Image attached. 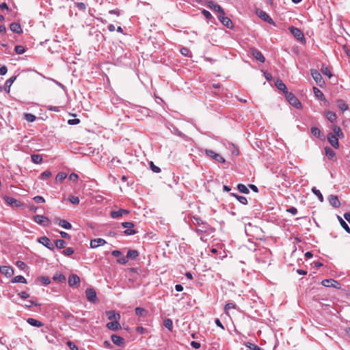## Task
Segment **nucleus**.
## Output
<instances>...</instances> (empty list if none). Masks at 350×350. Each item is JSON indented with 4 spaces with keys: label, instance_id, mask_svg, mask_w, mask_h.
<instances>
[{
    "label": "nucleus",
    "instance_id": "f257e3e1",
    "mask_svg": "<svg viewBox=\"0 0 350 350\" xmlns=\"http://www.w3.org/2000/svg\"><path fill=\"white\" fill-rule=\"evenodd\" d=\"M191 221L195 226H197L196 228H191L192 230L196 232L198 235H202L204 234L208 233L209 231H214L213 228H212L207 222L203 221L198 216H192Z\"/></svg>",
    "mask_w": 350,
    "mask_h": 350
},
{
    "label": "nucleus",
    "instance_id": "f03ea898",
    "mask_svg": "<svg viewBox=\"0 0 350 350\" xmlns=\"http://www.w3.org/2000/svg\"><path fill=\"white\" fill-rule=\"evenodd\" d=\"M280 90V94L284 96L286 100L292 106L296 109H301L302 105L299 100L291 92H288V89H279Z\"/></svg>",
    "mask_w": 350,
    "mask_h": 350
},
{
    "label": "nucleus",
    "instance_id": "7ed1b4c3",
    "mask_svg": "<svg viewBox=\"0 0 350 350\" xmlns=\"http://www.w3.org/2000/svg\"><path fill=\"white\" fill-rule=\"evenodd\" d=\"M205 154L207 157L211 158L215 161L219 163H224L226 162L225 159L221 156L219 154L215 152L212 150H205Z\"/></svg>",
    "mask_w": 350,
    "mask_h": 350
},
{
    "label": "nucleus",
    "instance_id": "20e7f679",
    "mask_svg": "<svg viewBox=\"0 0 350 350\" xmlns=\"http://www.w3.org/2000/svg\"><path fill=\"white\" fill-rule=\"evenodd\" d=\"M122 226L127 228L124 231V234L126 235H133L137 233V231L131 229L134 227V223L131 221H124L121 224Z\"/></svg>",
    "mask_w": 350,
    "mask_h": 350
},
{
    "label": "nucleus",
    "instance_id": "39448f33",
    "mask_svg": "<svg viewBox=\"0 0 350 350\" xmlns=\"http://www.w3.org/2000/svg\"><path fill=\"white\" fill-rule=\"evenodd\" d=\"M33 220L39 225L44 227L48 226L50 224V220L49 219L48 217L40 215H34Z\"/></svg>",
    "mask_w": 350,
    "mask_h": 350
},
{
    "label": "nucleus",
    "instance_id": "423d86ee",
    "mask_svg": "<svg viewBox=\"0 0 350 350\" xmlns=\"http://www.w3.org/2000/svg\"><path fill=\"white\" fill-rule=\"evenodd\" d=\"M38 241L50 250L53 251L55 250L54 244L51 243V240L46 237H40Z\"/></svg>",
    "mask_w": 350,
    "mask_h": 350
},
{
    "label": "nucleus",
    "instance_id": "0eeeda50",
    "mask_svg": "<svg viewBox=\"0 0 350 350\" xmlns=\"http://www.w3.org/2000/svg\"><path fill=\"white\" fill-rule=\"evenodd\" d=\"M321 284L325 287H333L335 288H340V284L338 282L334 279H325L322 280Z\"/></svg>",
    "mask_w": 350,
    "mask_h": 350
},
{
    "label": "nucleus",
    "instance_id": "6e6552de",
    "mask_svg": "<svg viewBox=\"0 0 350 350\" xmlns=\"http://www.w3.org/2000/svg\"><path fill=\"white\" fill-rule=\"evenodd\" d=\"M289 30H290L291 33L294 36V37L297 40H299V41H304L305 40L304 35L299 29L294 27H291L289 28Z\"/></svg>",
    "mask_w": 350,
    "mask_h": 350
},
{
    "label": "nucleus",
    "instance_id": "1a4fd4ad",
    "mask_svg": "<svg viewBox=\"0 0 350 350\" xmlns=\"http://www.w3.org/2000/svg\"><path fill=\"white\" fill-rule=\"evenodd\" d=\"M3 198L5 200V202L8 204L10 205L12 207H20L22 206V203L21 202V201L12 197L5 196L3 197Z\"/></svg>",
    "mask_w": 350,
    "mask_h": 350
},
{
    "label": "nucleus",
    "instance_id": "9d476101",
    "mask_svg": "<svg viewBox=\"0 0 350 350\" xmlns=\"http://www.w3.org/2000/svg\"><path fill=\"white\" fill-rule=\"evenodd\" d=\"M68 282L70 287H78L80 283V278L76 274H71L68 278Z\"/></svg>",
    "mask_w": 350,
    "mask_h": 350
},
{
    "label": "nucleus",
    "instance_id": "9b49d317",
    "mask_svg": "<svg viewBox=\"0 0 350 350\" xmlns=\"http://www.w3.org/2000/svg\"><path fill=\"white\" fill-rule=\"evenodd\" d=\"M218 18L219 19V21L221 22V23L224 25H225L226 27H227L228 28H230V29L232 28L233 25H232V21L229 18L225 16L224 12V14H220L218 16Z\"/></svg>",
    "mask_w": 350,
    "mask_h": 350
},
{
    "label": "nucleus",
    "instance_id": "f8f14e48",
    "mask_svg": "<svg viewBox=\"0 0 350 350\" xmlns=\"http://www.w3.org/2000/svg\"><path fill=\"white\" fill-rule=\"evenodd\" d=\"M111 339L113 343L117 345L118 347H124L125 345V340L122 337L118 336L116 334H113L111 336Z\"/></svg>",
    "mask_w": 350,
    "mask_h": 350
},
{
    "label": "nucleus",
    "instance_id": "ddd939ff",
    "mask_svg": "<svg viewBox=\"0 0 350 350\" xmlns=\"http://www.w3.org/2000/svg\"><path fill=\"white\" fill-rule=\"evenodd\" d=\"M85 295L87 299L90 302H95L97 299L96 293L93 288H87Z\"/></svg>",
    "mask_w": 350,
    "mask_h": 350
},
{
    "label": "nucleus",
    "instance_id": "4468645a",
    "mask_svg": "<svg viewBox=\"0 0 350 350\" xmlns=\"http://www.w3.org/2000/svg\"><path fill=\"white\" fill-rule=\"evenodd\" d=\"M311 75L313 79L316 81L317 84L320 87L323 86V81H322V76L317 70H311Z\"/></svg>",
    "mask_w": 350,
    "mask_h": 350
},
{
    "label": "nucleus",
    "instance_id": "2eb2a0df",
    "mask_svg": "<svg viewBox=\"0 0 350 350\" xmlns=\"http://www.w3.org/2000/svg\"><path fill=\"white\" fill-rule=\"evenodd\" d=\"M0 272L5 275L7 278H10L14 275V269L10 266L0 267Z\"/></svg>",
    "mask_w": 350,
    "mask_h": 350
},
{
    "label": "nucleus",
    "instance_id": "dca6fc26",
    "mask_svg": "<svg viewBox=\"0 0 350 350\" xmlns=\"http://www.w3.org/2000/svg\"><path fill=\"white\" fill-rule=\"evenodd\" d=\"M257 14L258 16L262 18L263 21L267 22L268 23L271 25H275L274 21L272 20V18L264 11L260 10L257 12Z\"/></svg>",
    "mask_w": 350,
    "mask_h": 350
},
{
    "label": "nucleus",
    "instance_id": "f3484780",
    "mask_svg": "<svg viewBox=\"0 0 350 350\" xmlns=\"http://www.w3.org/2000/svg\"><path fill=\"white\" fill-rule=\"evenodd\" d=\"M207 5L208 7L211 9L213 12H218L219 14H224V10L222 9V8L215 3V2L211 1H208V3H207Z\"/></svg>",
    "mask_w": 350,
    "mask_h": 350
},
{
    "label": "nucleus",
    "instance_id": "a211bd4d",
    "mask_svg": "<svg viewBox=\"0 0 350 350\" xmlns=\"http://www.w3.org/2000/svg\"><path fill=\"white\" fill-rule=\"evenodd\" d=\"M327 140L334 148L337 149L339 148L338 139L336 135H334V134L329 133L327 135Z\"/></svg>",
    "mask_w": 350,
    "mask_h": 350
},
{
    "label": "nucleus",
    "instance_id": "6ab92c4d",
    "mask_svg": "<svg viewBox=\"0 0 350 350\" xmlns=\"http://www.w3.org/2000/svg\"><path fill=\"white\" fill-rule=\"evenodd\" d=\"M328 201L329 204L334 208H338L340 206V202L337 196L329 195L328 196Z\"/></svg>",
    "mask_w": 350,
    "mask_h": 350
},
{
    "label": "nucleus",
    "instance_id": "aec40b11",
    "mask_svg": "<svg viewBox=\"0 0 350 350\" xmlns=\"http://www.w3.org/2000/svg\"><path fill=\"white\" fill-rule=\"evenodd\" d=\"M107 242L105 239L101 238H97L91 240L90 241V247L92 248H96L98 246L104 245Z\"/></svg>",
    "mask_w": 350,
    "mask_h": 350
},
{
    "label": "nucleus",
    "instance_id": "412c9836",
    "mask_svg": "<svg viewBox=\"0 0 350 350\" xmlns=\"http://www.w3.org/2000/svg\"><path fill=\"white\" fill-rule=\"evenodd\" d=\"M251 53L252 54V55L257 59L258 60L259 62L263 63L265 62V58L264 57V55L262 54V53L256 49H251Z\"/></svg>",
    "mask_w": 350,
    "mask_h": 350
},
{
    "label": "nucleus",
    "instance_id": "4be33fe9",
    "mask_svg": "<svg viewBox=\"0 0 350 350\" xmlns=\"http://www.w3.org/2000/svg\"><path fill=\"white\" fill-rule=\"evenodd\" d=\"M106 326L111 331H116L121 329V325L118 321L109 322L107 323Z\"/></svg>",
    "mask_w": 350,
    "mask_h": 350
},
{
    "label": "nucleus",
    "instance_id": "5701e85b",
    "mask_svg": "<svg viewBox=\"0 0 350 350\" xmlns=\"http://www.w3.org/2000/svg\"><path fill=\"white\" fill-rule=\"evenodd\" d=\"M108 319L112 321H119L120 315L119 313L116 312L114 310H109L107 312Z\"/></svg>",
    "mask_w": 350,
    "mask_h": 350
},
{
    "label": "nucleus",
    "instance_id": "b1692460",
    "mask_svg": "<svg viewBox=\"0 0 350 350\" xmlns=\"http://www.w3.org/2000/svg\"><path fill=\"white\" fill-rule=\"evenodd\" d=\"M27 322L33 327H40L44 325L42 322L33 318H28Z\"/></svg>",
    "mask_w": 350,
    "mask_h": 350
},
{
    "label": "nucleus",
    "instance_id": "393cba45",
    "mask_svg": "<svg viewBox=\"0 0 350 350\" xmlns=\"http://www.w3.org/2000/svg\"><path fill=\"white\" fill-rule=\"evenodd\" d=\"M10 29L12 31L16 33H22V29L21 27V25L17 23H12L10 25Z\"/></svg>",
    "mask_w": 350,
    "mask_h": 350
},
{
    "label": "nucleus",
    "instance_id": "a878e982",
    "mask_svg": "<svg viewBox=\"0 0 350 350\" xmlns=\"http://www.w3.org/2000/svg\"><path fill=\"white\" fill-rule=\"evenodd\" d=\"M53 281L59 283H64L66 279L64 275L61 273H56L53 277Z\"/></svg>",
    "mask_w": 350,
    "mask_h": 350
},
{
    "label": "nucleus",
    "instance_id": "bb28decb",
    "mask_svg": "<svg viewBox=\"0 0 350 350\" xmlns=\"http://www.w3.org/2000/svg\"><path fill=\"white\" fill-rule=\"evenodd\" d=\"M336 103H337V107L342 111H347L349 109L348 105L346 104V103L343 100L338 99L336 100Z\"/></svg>",
    "mask_w": 350,
    "mask_h": 350
},
{
    "label": "nucleus",
    "instance_id": "cd10ccee",
    "mask_svg": "<svg viewBox=\"0 0 350 350\" xmlns=\"http://www.w3.org/2000/svg\"><path fill=\"white\" fill-rule=\"evenodd\" d=\"M325 152L326 157L329 159H334L336 157L335 152L330 147H325Z\"/></svg>",
    "mask_w": 350,
    "mask_h": 350
},
{
    "label": "nucleus",
    "instance_id": "c85d7f7f",
    "mask_svg": "<svg viewBox=\"0 0 350 350\" xmlns=\"http://www.w3.org/2000/svg\"><path fill=\"white\" fill-rule=\"evenodd\" d=\"M230 196L234 197L242 204L246 205L248 203L247 198L244 196H239L234 193H231Z\"/></svg>",
    "mask_w": 350,
    "mask_h": 350
},
{
    "label": "nucleus",
    "instance_id": "c756f323",
    "mask_svg": "<svg viewBox=\"0 0 350 350\" xmlns=\"http://www.w3.org/2000/svg\"><path fill=\"white\" fill-rule=\"evenodd\" d=\"M139 256V252L135 250H129L126 254L128 259L135 260Z\"/></svg>",
    "mask_w": 350,
    "mask_h": 350
},
{
    "label": "nucleus",
    "instance_id": "7c9ffc66",
    "mask_svg": "<svg viewBox=\"0 0 350 350\" xmlns=\"http://www.w3.org/2000/svg\"><path fill=\"white\" fill-rule=\"evenodd\" d=\"M57 221L58 225L65 229L69 230L72 228V225L66 220L58 219Z\"/></svg>",
    "mask_w": 350,
    "mask_h": 350
},
{
    "label": "nucleus",
    "instance_id": "2f4dec72",
    "mask_svg": "<svg viewBox=\"0 0 350 350\" xmlns=\"http://www.w3.org/2000/svg\"><path fill=\"white\" fill-rule=\"evenodd\" d=\"M311 133L316 137L319 138V139H322V137H323L321 130L317 128V127H312L311 128Z\"/></svg>",
    "mask_w": 350,
    "mask_h": 350
},
{
    "label": "nucleus",
    "instance_id": "473e14b6",
    "mask_svg": "<svg viewBox=\"0 0 350 350\" xmlns=\"http://www.w3.org/2000/svg\"><path fill=\"white\" fill-rule=\"evenodd\" d=\"M325 116L327 118V120L332 123L334 122L337 118L336 114L332 111H327L325 113Z\"/></svg>",
    "mask_w": 350,
    "mask_h": 350
},
{
    "label": "nucleus",
    "instance_id": "72a5a7b5",
    "mask_svg": "<svg viewBox=\"0 0 350 350\" xmlns=\"http://www.w3.org/2000/svg\"><path fill=\"white\" fill-rule=\"evenodd\" d=\"M338 219L341 225V226L343 228V229L349 234H350V228L347 225V224L342 219V218L340 216H337Z\"/></svg>",
    "mask_w": 350,
    "mask_h": 350
},
{
    "label": "nucleus",
    "instance_id": "f704fd0d",
    "mask_svg": "<svg viewBox=\"0 0 350 350\" xmlns=\"http://www.w3.org/2000/svg\"><path fill=\"white\" fill-rule=\"evenodd\" d=\"M12 282L27 284V280L23 275H16L12 279Z\"/></svg>",
    "mask_w": 350,
    "mask_h": 350
},
{
    "label": "nucleus",
    "instance_id": "c9c22d12",
    "mask_svg": "<svg viewBox=\"0 0 350 350\" xmlns=\"http://www.w3.org/2000/svg\"><path fill=\"white\" fill-rule=\"evenodd\" d=\"M31 159V161L36 164H40L42 162V157L40 154H32Z\"/></svg>",
    "mask_w": 350,
    "mask_h": 350
},
{
    "label": "nucleus",
    "instance_id": "e433bc0d",
    "mask_svg": "<svg viewBox=\"0 0 350 350\" xmlns=\"http://www.w3.org/2000/svg\"><path fill=\"white\" fill-rule=\"evenodd\" d=\"M332 129L334 133V135H336L337 138L344 137V134L339 126H334Z\"/></svg>",
    "mask_w": 350,
    "mask_h": 350
},
{
    "label": "nucleus",
    "instance_id": "4c0bfd02",
    "mask_svg": "<svg viewBox=\"0 0 350 350\" xmlns=\"http://www.w3.org/2000/svg\"><path fill=\"white\" fill-rule=\"evenodd\" d=\"M135 314L139 317H145L147 314V311L145 309L140 307H137L135 309Z\"/></svg>",
    "mask_w": 350,
    "mask_h": 350
},
{
    "label": "nucleus",
    "instance_id": "58836bf2",
    "mask_svg": "<svg viewBox=\"0 0 350 350\" xmlns=\"http://www.w3.org/2000/svg\"><path fill=\"white\" fill-rule=\"evenodd\" d=\"M312 191L315 196H317L318 199L319 200V201L321 202H323V200H324L323 196L319 189H317L316 187H313L312 189Z\"/></svg>",
    "mask_w": 350,
    "mask_h": 350
},
{
    "label": "nucleus",
    "instance_id": "ea45409f",
    "mask_svg": "<svg viewBox=\"0 0 350 350\" xmlns=\"http://www.w3.org/2000/svg\"><path fill=\"white\" fill-rule=\"evenodd\" d=\"M237 189H238L240 192H241V193H243L247 194V193H249V192H250V191H249L248 188H247L245 185H243V184H241V183L238 184V185H237Z\"/></svg>",
    "mask_w": 350,
    "mask_h": 350
},
{
    "label": "nucleus",
    "instance_id": "a19ab883",
    "mask_svg": "<svg viewBox=\"0 0 350 350\" xmlns=\"http://www.w3.org/2000/svg\"><path fill=\"white\" fill-rule=\"evenodd\" d=\"M55 247H57L58 249H63L66 246V241L63 239H57L55 241Z\"/></svg>",
    "mask_w": 350,
    "mask_h": 350
},
{
    "label": "nucleus",
    "instance_id": "79ce46f5",
    "mask_svg": "<svg viewBox=\"0 0 350 350\" xmlns=\"http://www.w3.org/2000/svg\"><path fill=\"white\" fill-rule=\"evenodd\" d=\"M164 326L169 329L170 331L172 330L173 328V322L170 319H166L163 322Z\"/></svg>",
    "mask_w": 350,
    "mask_h": 350
},
{
    "label": "nucleus",
    "instance_id": "37998d69",
    "mask_svg": "<svg viewBox=\"0 0 350 350\" xmlns=\"http://www.w3.org/2000/svg\"><path fill=\"white\" fill-rule=\"evenodd\" d=\"M315 96L321 100H325V98L320 89H313Z\"/></svg>",
    "mask_w": 350,
    "mask_h": 350
},
{
    "label": "nucleus",
    "instance_id": "c03bdc74",
    "mask_svg": "<svg viewBox=\"0 0 350 350\" xmlns=\"http://www.w3.org/2000/svg\"><path fill=\"white\" fill-rule=\"evenodd\" d=\"M110 216L113 219H119L120 217H121L122 215L120 211V208L118 211H111Z\"/></svg>",
    "mask_w": 350,
    "mask_h": 350
},
{
    "label": "nucleus",
    "instance_id": "a18cd8bd",
    "mask_svg": "<svg viewBox=\"0 0 350 350\" xmlns=\"http://www.w3.org/2000/svg\"><path fill=\"white\" fill-rule=\"evenodd\" d=\"M38 280L44 285H48L51 283L50 278L46 276H40L38 278Z\"/></svg>",
    "mask_w": 350,
    "mask_h": 350
},
{
    "label": "nucleus",
    "instance_id": "49530a36",
    "mask_svg": "<svg viewBox=\"0 0 350 350\" xmlns=\"http://www.w3.org/2000/svg\"><path fill=\"white\" fill-rule=\"evenodd\" d=\"M52 174L50 171L49 170H46L44 172H43L40 175V179H42V180H46L48 179L50 176H51Z\"/></svg>",
    "mask_w": 350,
    "mask_h": 350
},
{
    "label": "nucleus",
    "instance_id": "de8ad7c7",
    "mask_svg": "<svg viewBox=\"0 0 350 350\" xmlns=\"http://www.w3.org/2000/svg\"><path fill=\"white\" fill-rule=\"evenodd\" d=\"M67 176V174L65 173V172H59L56 177H55V179L57 181H59V182H62Z\"/></svg>",
    "mask_w": 350,
    "mask_h": 350
},
{
    "label": "nucleus",
    "instance_id": "09e8293b",
    "mask_svg": "<svg viewBox=\"0 0 350 350\" xmlns=\"http://www.w3.org/2000/svg\"><path fill=\"white\" fill-rule=\"evenodd\" d=\"M24 116H25V119L29 122H34L36 118V117L33 114H31V113H25Z\"/></svg>",
    "mask_w": 350,
    "mask_h": 350
},
{
    "label": "nucleus",
    "instance_id": "8fccbe9b",
    "mask_svg": "<svg viewBox=\"0 0 350 350\" xmlns=\"http://www.w3.org/2000/svg\"><path fill=\"white\" fill-rule=\"evenodd\" d=\"M236 308V304H234V303H228L225 305V307H224V310H225V313L226 314H228V311L230 310V309H234Z\"/></svg>",
    "mask_w": 350,
    "mask_h": 350
},
{
    "label": "nucleus",
    "instance_id": "3c124183",
    "mask_svg": "<svg viewBox=\"0 0 350 350\" xmlns=\"http://www.w3.org/2000/svg\"><path fill=\"white\" fill-rule=\"evenodd\" d=\"M180 53L183 55L185 56V57H191V51H189V49L186 48V47H183L181 49H180Z\"/></svg>",
    "mask_w": 350,
    "mask_h": 350
},
{
    "label": "nucleus",
    "instance_id": "603ef678",
    "mask_svg": "<svg viewBox=\"0 0 350 350\" xmlns=\"http://www.w3.org/2000/svg\"><path fill=\"white\" fill-rule=\"evenodd\" d=\"M321 71L323 73V75L327 76L328 78H331V77L332 76L331 70L327 67L323 66Z\"/></svg>",
    "mask_w": 350,
    "mask_h": 350
},
{
    "label": "nucleus",
    "instance_id": "864d4df0",
    "mask_svg": "<svg viewBox=\"0 0 350 350\" xmlns=\"http://www.w3.org/2000/svg\"><path fill=\"white\" fill-rule=\"evenodd\" d=\"M14 51L17 54L21 55L25 53V48L21 45H17L15 46Z\"/></svg>",
    "mask_w": 350,
    "mask_h": 350
},
{
    "label": "nucleus",
    "instance_id": "5fc2aeb1",
    "mask_svg": "<svg viewBox=\"0 0 350 350\" xmlns=\"http://www.w3.org/2000/svg\"><path fill=\"white\" fill-rule=\"evenodd\" d=\"M16 77L13 76V77H10V79H8L5 81V88H10L12 85L14 81L16 80Z\"/></svg>",
    "mask_w": 350,
    "mask_h": 350
},
{
    "label": "nucleus",
    "instance_id": "6e6d98bb",
    "mask_svg": "<svg viewBox=\"0 0 350 350\" xmlns=\"http://www.w3.org/2000/svg\"><path fill=\"white\" fill-rule=\"evenodd\" d=\"M74 253V250L72 247H67L62 251V254L65 256H70Z\"/></svg>",
    "mask_w": 350,
    "mask_h": 350
},
{
    "label": "nucleus",
    "instance_id": "4d7b16f0",
    "mask_svg": "<svg viewBox=\"0 0 350 350\" xmlns=\"http://www.w3.org/2000/svg\"><path fill=\"white\" fill-rule=\"evenodd\" d=\"M66 345L71 350H79L78 347L70 340H68L66 342Z\"/></svg>",
    "mask_w": 350,
    "mask_h": 350
},
{
    "label": "nucleus",
    "instance_id": "13d9d810",
    "mask_svg": "<svg viewBox=\"0 0 350 350\" xmlns=\"http://www.w3.org/2000/svg\"><path fill=\"white\" fill-rule=\"evenodd\" d=\"M275 88H286L285 84L279 79L275 80Z\"/></svg>",
    "mask_w": 350,
    "mask_h": 350
},
{
    "label": "nucleus",
    "instance_id": "bf43d9fd",
    "mask_svg": "<svg viewBox=\"0 0 350 350\" xmlns=\"http://www.w3.org/2000/svg\"><path fill=\"white\" fill-rule=\"evenodd\" d=\"M75 5L79 10L82 11H85L86 9V5L83 2H77L75 3Z\"/></svg>",
    "mask_w": 350,
    "mask_h": 350
},
{
    "label": "nucleus",
    "instance_id": "052dcab7",
    "mask_svg": "<svg viewBox=\"0 0 350 350\" xmlns=\"http://www.w3.org/2000/svg\"><path fill=\"white\" fill-rule=\"evenodd\" d=\"M150 166L151 170L154 172L159 173L161 172V169L159 167L156 166L152 161H150Z\"/></svg>",
    "mask_w": 350,
    "mask_h": 350
},
{
    "label": "nucleus",
    "instance_id": "680f3d73",
    "mask_svg": "<svg viewBox=\"0 0 350 350\" xmlns=\"http://www.w3.org/2000/svg\"><path fill=\"white\" fill-rule=\"evenodd\" d=\"M68 200L73 204H78L79 203V198L77 196H71Z\"/></svg>",
    "mask_w": 350,
    "mask_h": 350
},
{
    "label": "nucleus",
    "instance_id": "e2e57ef3",
    "mask_svg": "<svg viewBox=\"0 0 350 350\" xmlns=\"http://www.w3.org/2000/svg\"><path fill=\"white\" fill-rule=\"evenodd\" d=\"M63 315L64 318L68 321L75 319V317L70 312H64Z\"/></svg>",
    "mask_w": 350,
    "mask_h": 350
},
{
    "label": "nucleus",
    "instance_id": "0e129e2a",
    "mask_svg": "<svg viewBox=\"0 0 350 350\" xmlns=\"http://www.w3.org/2000/svg\"><path fill=\"white\" fill-rule=\"evenodd\" d=\"M33 200L36 202V203H43L45 202V200L44 199L43 197L42 196H35L33 198Z\"/></svg>",
    "mask_w": 350,
    "mask_h": 350
},
{
    "label": "nucleus",
    "instance_id": "69168bd1",
    "mask_svg": "<svg viewBox=\"0 0 350 350\" xmlns=\"http://www.w3.org/2000/svg\"><path fill=\"white\" fill-rule=\"evenodd\" d=\"M18 295L22 298V299H27L28 297H29V294L27 293V292L25 291H21L20 293H18Z\"/></svg>",
    "mask_w": 350,
    "mask_h": 350
},
{
    "label": "nucleus",
    "instance_id": "338daca9",
    "mask_svg": "<svg viewBox=\"0 0 350 350\" xmlns=\"http://www.w3.org/2000/svg\"><path fill=\"white\" fill-rule=\"evenodd\" d=\"M246 346L252 350H262L258 346H257L254 344H252V343H249V345H246Z\"/></svg>",
    "mask_w": 350,
    "mask_h": 350
},
{
    "label": "nucleus",
    "instance_id": "774afa93",
    "mask_svg": "<svg viewBox=\"0 0 350 350\" xmlns=\"http://www.w3.org/2000/svg\"><path fill=\"white\" fill-rule=\"evenodd\" d=\"M16 265L18 267H19L20 269H21L23 270L25 269V268L27 267L26 264L24 262L21 261V260L16 261Z\"/></svg>",
    "mask_w": 350,
    "mask_h": 350
}]
</instances>
